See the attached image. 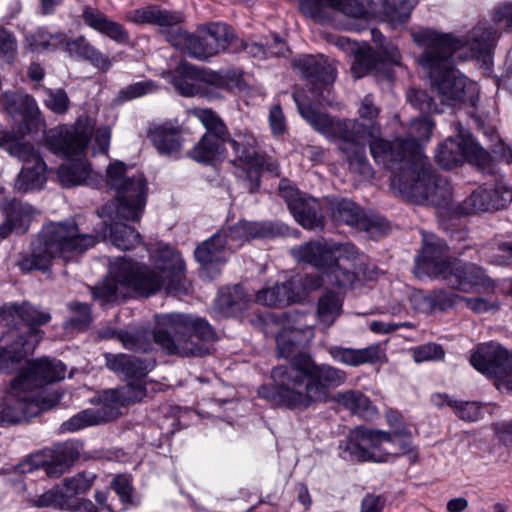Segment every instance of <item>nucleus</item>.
<instances>
[{"mask_svg": "<svg viewBox=\"0 0 512 512\" xmlns=\"http://www.w3.org/2000/svg\"><path fill=\"white\" fill-rule=\"evenodd\" d=\"M6 405L0 411V426L16 424L24 419L25 401L19 400L18 407H14L13 403L9 401L8 395L5 398Z\"/></svg>", "mask_w": 512, "mask_h": 512, "instance_id": "nucleus-61", "label": "nucleus"}, {"mask_svg": "<svg viewBox=\"0 0 512 512\" xmlns=\"http://www.w3.org/2000/svg\"><path fill=\"white\" fill-rule=\"evenodd\" d=\"M252 297L241 285L227 286L219 290L214 309L222 316H234L247 309Z\"/></svg>", "mask_w": 512, "mask_h": 512, "instance_id": "nucleus-29", "label": "nucleus"}, {"mask_svg": "<svg viewBox=\"0 0 512 512\" xmlns=\"http://www.w3.org/2000/svg\"><path fill=\"white\" fill-rule=\"evenodd\" d=\"M29 48L35 52L55 50L59 45L67 42L66 35L62 32L50 33L45 28H38L26 37Z\"/></svg>", "mask_w": 512, "mask_h": 512, "instance_id": "nucleus-46", "label": "nucleus"}, {"mask_svg": "<svg viewBox=\"0 0 512 512\" xmlns=\"http://www.w3.org/2000/svg\"><path fill=\"white\" fill-rule=\"evenodd\" d=\"M234 253L246 242L254 239L273 238L279 234L278 228L269 221L240 220L234 225L219 229Z\"/></svg>", "mask_w": 512, "mask_h": 512, "instance_id": "nucleus-20", "label": "nucleus"}, {"mask_svg": "<svg viewBox=\"0 0 512 512\" xmlns=\"http://www.w3.org/2000/svg\"><path fill=\"white\" fill-rule=\"evenodd\" d=\"M496 40L497 31L486 22H482L470 32L467 45L475 57H486L492 53Z\"/></svg>", "mask_w": 512, "mask_h": 512, "instance_id": "nucleus-39", "label": "nucleus"}, {"mask_svg": "<svg viewBox=\"0 0 512 512\" xmlns=\"http://www.w3.org/2000/svg\"><path fill=\"white\" fill-rule=\"evenodd\" d=\"M276 342L279 355L291 359L272 369V383L259 387L260 398L278 407L303 412L327 403L331 390L346 382L347 373L340 368L317 363L309 355L293 356L301 342L298 329H283Z\"/></svg>", "mask_w": 512, "mask_h": 512, "instance_id": "nucleus-1", "label": "nucleus"}, {"mask_svg": "<svg viewBox=\"0 0 512 512\" xmlns=\"http://www.w3.org/2000/svg\"><path fill=\"white\" fill-rule=\"evenodd\" d=\"M124 19L136 25L152 24L167 27V29L175 27L180 21V17L176 13L162 10L155 5L130 10L125 14Z\"/></svg>", "mask_w": 512, "mask_h": 512, "instance_id": "nucleus-34", "label": "nucleus"}, {"mask_svg": "<svg viewBox=\"0 0 512 512\" xmlns=\"http://www.w3.org/2000/svg\"><path fill=\"white\" fill-rule=\"evenodd\" d=\"M106 365L111 371L122 373L129 380H140L154 368V362L126 354L106 356Z\"/></svg>", "mask_w": 512, "mask_h": 512, "instance_id": "nucleus-33", "label": "nucleus"}, {"mask_svg": "<svg viewBox=\"0 0 512 512\" xmlns=\"http://www.w3.org/2000/svg\"><path fill=\"white\" fill-rule=\"evenodd\" d=\"M435 161L444 169H452L467 161L484 167L489 163V154L479 146L470 134L458 131V135L448 137L439 144Z\"/></svg>", "mask_w": 512, "mask_h": 512, "instance_id": "nucleus-17", "label": "nucleus"}, {"mask_svg": "<svg viewBox=\"0 0 512 512\" xmlns=\"http://www.w3.org/2000/svg\"><path fill=\"white\" fill-rule=\"evenodd\" d=\"M414 40L425 47L419 61L429 70L432 87L441 103L454 106L459 102H473L476 84L454 68L453 54L462 41L431 29L418 31Z\"/></svg>", "mask_w": 512, "mask_h": 512, "instance_id": "nucleus-5", "label": "nucleus"}, {"mask_svg": "<svg viewBox=\"0 0 512 512\" xmlns=\"http://www.w3.org/2000/svg\"><path fill=\"white\" fill-rule=\"evenodd\" d=\"M392 189L402 198L417 204H430L447 208L452 202V186L443 176L436 174L430 162L420 163L405 173L391 180Z\"/></svg>", "mask_w": 512, "mask_h": 512, "instance_id": "nucleus-11", "label": "nucleus"}, {"mask_svg": "<svg viewBox=\"0 0 512 512\" xmlns=\"http://www.w3.org/2000/svg\"><path fill=\"white\" fill-rule=\"evenodd\" d=\"M389 426L391 432L384 431L386 437L383 440L382 455L385 457V462L389 460L391 456L400 457L403 455H411L413 461L417 458V451L413 446L412 433L405 424H401L399 427L392 423L391 417H389Z\"/></svg>", "mask_w": 512, "mask_h": 512, "instance_id": "nucleus-27", "label": "nucleus"}, {"mask_svg": "<svg viewBox=\"0 0 512 512\" xmlns=\"http://www.w3.org/2000/svg\"><path fill=\"white\" fill-rule=\"evenodd\" d=\"M200 82L216 89L230 90L233 77L229 73H221L212 70L199 69Z\"/></svg>", "mask_w": 512, "mask_h": 512, "instance_id": "nucleus-57", "label": "nucleus"}, {"mask_svg": "<svg viewBox=\"0 0 512 512\" xmlns=\"http://www.w3.org/2000/svg\"><path fill=\"white\" fill-rule=\"evenodd\" d=\"M340 142V150L347 154V161L350 170L364 177H368L372 173L371 165L366 157L365 143L361 144H345Z\"/></svg>", "mask_w": 512, "mask_h": 512, "instance_id": "nucleus-47", "label": "nucleus"}, {"mask_svg": "<svg viewBox=\"0 0 512 512\" xmlns=\"http://www.w3.org/2000/svg\"><path fill=\"white\" fill-rule=\"evenodd\" d=\"M82 19L88 27L110 38L118 44H128L129 32L119 22L113 21L99 9L85 6L82 11Z\"/></svg>", "mask_w": 512, "mask_h": 512, "instance_id": "nucleus-26", "label": "nucleus"}, {"mask_svg": "<svg viewBox=\"0 0 512 512\" xmlns=\"http://www.w3.org/2000/svg\"><path fill=\"white\" fill-rule=\"evenodd\" d=\"M74 457L71 452L62 449L44 451L31 457L34 469H42L48 477L58 478L72 465Z\"/></svg>", "mask_w": 512, "mask_h": 512, "instance_id": "nucleus-31", "label": "nucleus"}, {"mask_svg": "<svg viewBox=\"0 0 512 512\" xmlns=\"http://www.w3.org/2000/svg\"><path fill=\"white\" fill-rule=\"evenodd\" d=\"M72 316L65 322V328L85 330L92 322L91 307L89 304L72 302L68 305Z\"/></svg>", "mask_w": 512, "mask_h": 512, "instance_id": "nucleus-49", "label": "nucleus"}, {"mask_svg": "<svg viewBox=\"0 0 512 512\" xmlns=\"http://www.w3.org/2000/svg\"><path fill=\"white\" fill-rule=\"evenodd\" d=\"M151 257L155 268L122 257L111 263L110 271L120 284L145 297L161 289L169 293L185 289V264L177 250L159 243Z\"/></svg>", "mask_w": 512, "mask_h": 512, "instance_id": "nucleus-6", "label": "nucleus"}, {"mask_svg": "<svg viewBox=\"0 0 512 512\" xmlns=\"http://www.w3.org/2000/svg\"><path fill=\"white\" fill-rule=\"evenodd\" d=\"M156 86L153 81L145 80L136 82L121 89L118 94V98L121 101H130L138 97H142L146 94L153 92Z\"/></svg>", "mask_w": 512, "mask_h": 512, "instance_id": "nucleus-60", "label": "nucleus"}, {"mask_svg": "<svg viewBox=\"0 0 512 512\" xmlns=\"http://www.w3.org/2000/svg\"><path fill=\"white\" fill-rule=\"evenodd\" d=\"M491 191L480 188L471 193L460 205V212L463 214H476L490 210H499L511 202V195L505 192L501 200H492Z\"/></svg>", "mask_w": 512, "mask_h": 512, "instance_id": "nucleus-35", "label": "nucleus"}, {"mask_svg": "<svg viewBox=\"0 0 512 512\" xmlns=\"http://www.w3.org/2000/svg\"><path fill=\"white\" fill-rule=\"evenodd\" d=\"M458 295L448 292L445 289H435L424 297V303L431 310L446 311L452 308Z\"/></svg>", "mask_w": 512, "mask_h": 512, "instance_id": "nucleus-53", "label": "nucleus"}, {"mask_svg": "<svg viewBox=\"0 0 512 512\" xmlns=\"http://www.w3.org/2000/svg\"><path fill=\"white\" fill-rule=\"evenodd\" d=\"M45 106L56 114H64L69 107V98L63 89H45Z\"/></svg>", "mask_w": 512, "mask_h": 512, "instance_id": "nucleus-58", "label": "nucleus"}, {"mask_svg": "<svg viewBox=\"0 0 512 512\" xmlns=\"http://www.w3.org/2000/svg\"><path fill=\"white\" fill-rule=\"evenodd\" d=\"M117 400L122 406L134 404L143 400L147 391L143 384L128 382L125 386L116 391Z\"/></svg>", "mask_w": 512, "mask_h": 512, "instance_id": "nucleus-55", "label": "nucleus"}, {"mask_svg": "<svg viewBox=\"0 0 512 512\" xmlns=\"http://www.w3.org/2000/svg\"><path fill=\"white\" fill-rule=\"evenodd\" d=\"M256 302L271 308H284L301 302V287L292 278L266 286L256 293Z\"/></svg>", "mask_w": 512, "mask_h": 512, "instance_id": "nucleus-24", "label": "nucleus"}, {"mask_svg": "<svg viewBox=\"0 0 512 512\" xmlns=\"http://www.w3.org/2000/svg\"><path fill=\"white\" fill-rule=\"evenodd\" d=\"M0 99L5 111L15 120L28 122L39 114L35 99L23 91H5Z\"/></svg>", "mask_w": 512, "mask_h": 512, "instance_id": "nucleus-28", "label": "nucleus"}, {"mask_svg": "<svg viewBox=\"0 0 512 512\" xmlns=\"http://www.w3.org/2000/svg\"><path fill=\"white\" fill-rule=\"evenodd\" d=\"M200 29L203 32L206 48L211 57L225 51L234 38L231 27L224 23L212 22L201 25Z\"/></svg>", "mask_w": 512, "mask_h": 512, "instance_id": "nucleus-38", "label": "nucleus"}, {"mask_svg": "<svg viewBox=\"0 0 512 512\" xmlns=\"http://www.w3.org/2000/svg\"><path fill=\"white\" fill-rule=\"evenodd\" d=\"M200 82L199 68L196 66L182 63L174 72L172 77V84L174 88L182 95L191 97L199 92Z\"/></svg>", "mask_w": 512, "mask_h": 512, "instance_id": "nucleus-43", "label": "nucleus"}, {"mask_svg": "<svg viewBox=\"0 0 512 512\" xmlns=\"http://www.w3.org/2000/svg\"><path fill=\"white\" fill-rule=\"evenodd\" d=\"M112 412L104 406L95 409H86L72 416L61 424L62 432H75L92 425H98L110 421Z\"/></svg>", "mask_w": 512, "mask_h": 512, "instance_id": "nucleus-40", "label": "nucleus"}, {"mask_svg": "<svg viewBox=\"0 0 512 512\" xmlns=\"http://www.w3.org/2000/svg\"><path fill=\"white\" fill-rule=\"evenodd\" d=\"M292 65L301 73L319 104L331 106L336 70L328 58L323 55H302L294 58Z\"/></svg>", "mask_w": 512, "mask_h": 512, "instance_id": "nucleus-15", "label": "nucleus"}, {"mask_svg": "<svg viewBox=\"0 0 512 512\" xmlns=\"http://www.w3.org/2000/svg\"><path fill=\"white\" fill-rule=\"evenodd\" d=\"M110 240L123 251L132 250L142 243V237L134 227L118 222L110 227Z\"/></svg>", "mask_w": 512, "mask_h": 512, "instance_id": "nucleus-45", "label": "nucleus"}, {"mask_svg": "<svg viewBox=\"0 0 512 512\" xmlns=\"http://www.w3.org/2000/svg\"><path fill=\"white\" fill-rule=\"evenodd\" d=\"M1 208L5 219L15 229L16 234L26 233L32 219L38 213L30 204L16 199L6 200L2 203Z\"/></svg>", "mask_w": 512, "mask_h": 512, "instance_id": "nucleus-36", "label": "nucleus"}, {"mask_svg": "<svg viewBox=\"0 0 512 512\" xmlns=\"http://www.w3.org/2000/svg\"><path fill=\"white\" fill-rule=\"evenodd\" d=\"M452 403L454 413L464 421H477L481 416V408L477 402L458 401Z\"/></svg>", "mask_w": 512, "mask_h": 512, "instance_id": "nucleus-63", "label": "nucleus"}, {"mask_svg": "<svg viewBox=\"0 0 512 512\" xmlns=\"http://www.w3.org/2000/svg\"><path fill=\"white\" fill-rule=\"evenodd\" d=\"M16 320H20L22 324L17 329L10 330L8 336L13 340L11 343L27 356L43 338L44 332L38 327L48 323L51 315L27 303L4 305L0 308V325L8 326Z\"/></svg>", "mask_w": 512, "mask_h": 512, "instance_id": "nucleus-13", "label": "nucleus"}, {"mask_svg": "<svg viewBox=\"0 0 512 512\" xmlns=\"http://www.w3.org/2000/svg\"><path fill=\"white\" fill-rule=\"evenodd\" d=\"M415 362L439 361L445 357V351L440 344L429 342L411 349Z\"/></svg>", "mask_w": 512, "mask_h": 512, "instance_id": "nucleus-54", "label": "nucleus"}, {"mask_svg": "<svg viewBox=\"0 0 512 512\" xmlns=\"http://www.w3.org/2000/svg\"><path fill=\"white\" fill-rule=\"evenodd\" d=\"M148 137L159 154L173 158L180 156L185 142L182 127L172 121L154 125L149 129Z\"/></svg>", "mask_w": 512, "mask_h": 512, "instance_id": "nucleus-22", "label": "nucleus"}, {"mask_svg": "<svg viewBox=\"0 0 512 512\" xmlns=\"http://www.w3.org/2000/svg\"><path fill=\"white\" fill-rule=\"evenodd\" d=\"M386 13L391 20L398 24H404L410 17L413 3L411 0H385Z\"/></svg>", "mask_w": 512, "mask_h": 512, "instance_id": "nucleus-56", "label": "nucleus"}, {"mask_svg": "<svg viewBox=\"0 0 512 512\" xmlns=\"http://www.w3.org/2000/svg\"><path fill=\"white\" fill-rule=\"evenodd\" d=\"M328 353L334 361L353 367L375 364L381 359V350L378 345H371L361 349L331 346L328 349Z\"/></svg>", "mask_w": 512, "mask_h": 512, "instance_id": "nucleus-32", "label": "nucleus"}, {"mask_svg": "<svg viewBox=\"0 0 512 512\" xmlns=\"http://www.w3.org/2000/svg\"><path fill=\"white\" fill-rule=\"evenodd\" d=\"M470 364L480 373L496 380L512 366V351L490 341L478 344L469 356Z\"/></svg>", "mask_w": 512, "mask_h": 512, "instance_id": "nucleus-19", "label": "nucleus"}, {"mask_svg": "<svg viewBox=\"0 0 512 512\" xmlns=\"http://www.w3.org/2000/svg\"><path fill=\"white\" fill-rule=\"evenodd\" d=\"M300 115L320 134L329 140L342 141L345 144L368 143L370 153L377 164L393 171L395 176L405 173L408 177L414 168L411 156L417 154V144L413 140H385L381 135V125L365 126L358 119H340L318 111L305 98L303 92L292 95Z\"/></svg>", "mask_w": 512, "mask_h": 512, "instance_id": "nucleus-2", "label": "nucleus"}, {"mask_svg": "<svg viewBox=\"0 0 512 512\" xmlns=\"http://www.w3.org/2000/svg\"><path fill=\"white\" fill-rule=\"evenodd\" d=\"M300 11L316 22L329 20L328 9L353 18H365L368 9L361 0H300Z\"/></svg>", "mask_w": 512, "mask_h": 512, "instance_id": "nucleus-21", "label": "nucleus"}, {"mask_svg": "<svg viewBox=\"0 0 512 512\" xmlns=\"http://www.w3.org/2000/svg\"><path fill=\"white\" fill-rule=\"evenodd\" d=\"M166 40L176 49L189 57L198 60H207L211 57L206 48V40L200 27L195 33H189L176 24L175 27L165 30Z\"/></svg>", "mask_w": 512, "mask_h": 512, "instance_id": "nucleus-23", "label": "nucleus"}, {"mask_svg": "<svg viewBox=\"0 0 512 512\" xmlns=\"http://www.w3.org/2000/svg\"><path fill=\"white\" fill-rule=\"evenodd\" d=\"M111 277L91 287V294L95 301L101 305L117 300L118 284L120 281L110 272Z\"/></svg>", "mask_w": 512, "mask_h": 512, "instance_id": "nucleus-51", "label": "nucleus"}, {"mask_svg": "<svg viewBox=\"0 0 512 512\" xmlns=\"http://www.w3.org/2000/svg\"><path fill=\"white\" fill-rule=\"evenodd\" d=\"M46 169L44 160H37L29 166H24L15 181V188L20 192L41 189L47 180Z\"/></svg>", "mask_w": 512, "mask_h": 512, "instance_id": "nucleus-42", "label": "nucleus"}, {"mask_svg": "<svg viewBox=\"0 0 512 512\" xmlns=\"http://www.w3.org/2000/svg\"><path fill=\"white\" fill-rule=\"evenodd\" d=\"M94 132V123L80 116L73 124L58 125L44 134V146L51 153L69 162L60 165L58 179L65 188L85 184L98 187L102 176L94 172L85 153Z\"/></svg>", "mask_w": 512, "mask_h": 512, "instance_id": "nucleus-7", "label": "nucleus"}, {"mask_svg": "<svg viewBox=\"0 0 512 512\" xmlns=\"http://www.w3.org/2000/svg\"><path fill=\"white\" fill-rule=\"evenodd\" d=\"M17 48L15 35L4 27H0V58L12 63L16 58Z\"/></svg>", "mask_w": 512, "mask_h": 512, "instance_id": "nucleus-59", "label": "nucleus"}, {"mask_svg": "<svg viewBox=\"0 0 512 512\" xmlns=\"http://www.w3.org/2000/svg\"><path fill=\"white\" fill-rule=\"evenodd\" d=\"M232 254L231 248L219 230L199 244L194 251L195 259L205 270L225 264Z\"/></svg>", "mask_w": 512, "mask_h": 512, "instance_id": "nucleus-25", "label": "nucleus"}, {"mask_svg": "<svg viewBox=\"0 0 512 512\" xmlns=\"http://www.w3.org/2000/svg\"><path fill=\"white\" fill-rule=\"evenodd\" d=\"M377 52L372 49L360 51L356 54L351 66V72L356 78H361L378 68Z\"/></svg>", "mask_w": 512, "mask_h": 512, "instance_id": "nucleus-50", "label": "nucleus"}, {"mask_svg": "<svg viewBox=\"0 0 512 512\" xmlns=\"http://www.w3.org/2000/svg\"><path fill=\"white\" fill-rule=\"evenodd\" d=\"M414 273L420 279L426 276L441 279L451 289L464 293L492 284L480 266L452 258L447 244L436 237L424 240L420 255L415 259Z\"/></svg>", "mask_w": 512, "mask_h": 512, "instance_id": "nucleus-9", "label": "nucleus"}, {"mask_svg": "<svg viewBox=\"0 0 512 512\" xmlns=\"http://www.w3.org/2000/svg\"><path fill=\"white\" fill-rule=\"evenodd\" d=\"M291 254L298 262L309 264L319 270L326 278V282L331 285L346 287L357 279V274L352 268L359 258V251L350 242L309 241L292 248Z\"/></svg>", "mask_w": 512, "mask_h": 512, "instance_id": "nucleus-10", "label": "nucleus"}, {"mask_svg": "<svg viewBox=\"0 0 512 512\" xmlns=\"http://www.w3.org/2000/svg\"><path fill=\"white\" fill-rule=\"evenodd\" d=\"M295 220L306 229L322 226L323 216L320 202L305 194L289 209Z\"/></svg>", "mask_w": 512, "mask_h": 512, "instance_id": "nucleus-37", "label": "nucleus"}, {"mask_svg": "<svg viewBox=\"0 0 512 512\" xmlns=\"http://www.w3.org/2000/svg\"><path fill=\"white\" fill-rule=\"evenodd\" d=\"M380 108L375 105L374 98L371 94L364 96V98L360 102V106L358 108V115L361 119L367 120L369 123L367 126H372L373 124H379L377 121ZM366 126V124H364Z\"/></svg>", "mask_w": 512, "mask_h": 512, "instance_id": "nucleus-64", "label": "nucleus"}, {"mask_svg": "<svg viewBox=\"0 0 512 512\" xmlns=\"http://www.w3.org/2000/svg\"><path fill=\"white\" fill-rule=\"evenodd\" d=\"M66 50L70 55H75L102 72H107L114 62L107 54L92 45L84 35H79L66 42Z\"/></svg>", "mask_w": 512, "mask_h": 512, "instance_id": "nucleus-30", "label": "nucleus"}, {"mask_svg": "<svg viewBox=\"0 0 512 512\" xmlns=\"http://www.w3.org/2000/svg\"><path fill=\"white\" fill-rule=\"evenodd\" d=\"M8 153L18 158L24 163V166H29L37 160H43L40 153L35 149L34 145L27 141H14L8 143L6 146Z\"/></svg>", "mask_w": 512, "mask_h": 512, "instance_id": "nucleus-52", "label": "nucleus"}, {"mask_svg": "<svg viewBox=\"0 0 512 512\" xmlns=\"http://www.w3.org/2000/svg\"><path fill=\"white\" fill-rule=\"evenodd\" d=\"M126 170L121 161L111 163L106 170L107 185L115 191L114 218L139 222L147 202V180L143 174L128 177Z\"/></svg>", "mask_w": 512, "mask_h": 512, "instance_id": "nucleus-12", "label": "nucleus"}, {"mask_svg": "<svg viewBox=\"0 0 512 512\" xmlns=\"http://www.w3.org/2000/svg\"><path fill=\"white\" fill-rule=\"evenodd\" d=\"M193 337L204 342H214L218 338L206 319L184 313L156 315L151 332L139 329L118 333V339L128 350L146 353L155 343L169 355L193 353Z\"/></svg>", "mask_w": 512, "mask_h": 512, "instance_id": "nucleus-4", "label": "nucleus"}, {"mask_svg": "<svg viewBox=\"0 0 512 512\" xmlns=\"http://www.w3.org/2000/svg\"><path fill=\"white\" fill-rule=\"evenodd\" d=\"M96 243L97 238L91 234H81L73 220L49 222L38 232L31 245V253L23 256L18 266L23 272H46L54 259L68 262Z\"/></svg>", "mask_w": 512, "mask_h": 512, "instance_id": "nucleus-8", "label": "nucleus"}, {"mask_svg": "<svg viewBox=\"0 0 512 512\" xmlns=\"http://www.w3.org/2000/svg\"><path fill=\"white\" fill-rule=\"evenodd\" d=\"M336 401L354 414L363 415L370 406L369 398L359 391L349 390L336 395Z\"/></svg>", "mask_w": 512, "mask_h": 512, "instance_id": "nucleus-48", "label": "nucleus"}, {"mask_svg": "<svg viewBox=\"0 0 512 512\" xmlns=\"http://www.w3.org/2000/svg\"><path fill=\"white\" fill-rule=\"evenodd\" d=\"M193 115L205 128L199 141L187 151V157L195 162L212 165L223 159L229 144L235 154L234 166L242 169L249 193H255L261 186L263 171L273 176L280 175L276 160L256 150L257 140L249 133H237L231 137L223 119L212 109H195Z\"/></svg>", "mask_w": 512, "mask_h": 512, "instance_id": "nucleus-3", "label": "nucleus"}, {"mask_svg": "<svg viewBox=\"0 0 512 512\" xmlns=\"http://www.w3.org/2000/svg\"><path fill=\"white\" fill-rule=\"evenodd\" d=\"M384 431L358 426L339 444V456L352 462H385L382 455Z\"/></svg>", "mask_w": 512, "mask_h": 512, "instance_id": "nucleus-16", "label": "nucleus"}, {"mask_svg": "<svg viewBox=\"0 0 512 512\" xmlns=\"http://www.w3.org/2000/svg\"><path fill=\"white\" fill-rule=\"evenodd\" d=\"M434 122L428 116H422L413 119L410 123L408 135L401 140H413L417 144V154L411 156L414 166L420 165V163H428L429 160L422 154L421 142H427L430 140Z\"/></svg>", "mask_w": 512, "mask_h": 512, "instance_id": "nucleus-41", "label": "nucleus"}, {"mask_svg": "<svg viewBox=\"0 0 512 512\" xmlns=\"http://www.w3.org/2000/svg\"><path fill=\"white\" fill-rule=\"evenodd\" d=\"M65 367L61 362H52L48 359L30 361L27 367L15 377L8 392V399L14 407H18V401H25L24 419L26 418L28 406L32 400L29 394L33 389L39 388L47 383L63 379Z\"/></svg>", "mask_w": 512, "mask_h": 512, "instance_id": "nucleus-14", "label": "nucleus"}, {"mask_svg": "<svg viewBox=\"0 0 512 512\" xmlns=\"http://www.w3.org/2000/svg\"><path fill=\"white\" fill-rule=\"evenodd\" d=\"M67 495L62 487L56 486L42 495L36 500V505L39 507H60L63 508L67 505Z\"/></svg>", "mask_w": 512, "mask_h": 512, "instance_id": "nucleus-62", "label": "nucleus"}, {"mask_svg": "<svg viewBox=\"0 0 512 512\" xmlns=\"http://www.w3.org/2000/svg\"><path fill=\"white\" fill-rule=\"evenodd\" d=\"M325 203L336 224H345L369 233L385 232L388 224L385 219L367 216L353 201L345 198L326 197Z\"/></svg>", "mask_w": 512, "mask_h": 512, "instance_id": "nucleus-18", "label": "nucleus"}, {"mask_svg": "<svg viewBox=\"0 0 512 512\" xmlns=\"http://www.w3.org/2000/svg\"><path fill=\"white\" fill-rule=\"evenodd\" d=\"M343 299L339 293L327 290L318 300L317 318L325 327L333 325L342 311Z\"/></svg>", "mask_w": 512, "mask_h": 512, "instance_id": "nucleus-44", "label": "nucleus"}]
</instances>
